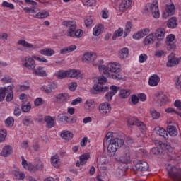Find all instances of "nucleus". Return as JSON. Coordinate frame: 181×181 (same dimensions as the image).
<instances>
[{"instance_id": "f257e3e1", "label": "nucleus", "mask_w": 181, "mask_h": 181, "mask_svg": "<svg viewBox=\"0 0 181 181\" xmlns=\"http://www.w3.org/2000/svg\"><path fill=\"white\" fill-rule=\"evenodd\" d=\"M93 66H98L99 71L107 78L113 80H125V76L121 72V65L117 62H110L107 66L93 63Z\"/></svg>"}, {"instance_id": "f03ea898", "label": "nucleus", "mask_w": 181, "mask_h": 181, "mask_svg": "<svg viewBox=\"0 0 181 181\" xmlns=\"http://www.w3.org/2000/svg\"><path fill=\"white\" fill-rule=\"evenodd\" d=\"M63 26H66V28H69L67 30V36L70 37H76L80 38L83 36V30H77V25L73 21H64L62 23Z\"/></svg>"}, {"instance_id": "7ed1b4c3", "label": "nucleus", "mask_w": 181, "mask_h": 181, "mask_svg": "<svg viewBox=\"0 0 181 181\" xmlns=\"http://www.w3.org/2000/svg\"><path fill=\"white\" fill-rule=\"evenodd\" d=\"M107 78L104 76H100L98 78V83H95L93 86V89H90V94H98V93H105L108 91V86H103L105 84Z\"/></svg>"}, {"instance_id": "20e7f679", "label": "nucleus", "mask_w": 181, "mask_h": 181, "mask_svg": "<svg viewBox=\"0 0 181 181\" xmlns=\"http://www.w3.org/2000/svg\"><path fill=\"white\" fill-rule=\"evenodd\" d=\"M124 144V139L119 138L111 139L107 146V152L110 153V156H114V155H115V152L118 151V148H121Z\"/></svg>"}, {"instance_id": "39448f33", "label": "nucleus", "mask_w": 181, "mask_h": 181, "mask_svg": "<svg viewBox=\"0 0 181 181\" xmlns=\"http://www.w3.org/2000/svg\"><path fill=\"white\" fill-rule=\"evenodd\" d=\"M168 174L173 180L181 181L180 169L168 164L167 168Z\"/></svg>"}, {"instance_id": "423d86ee", "label": "nucleus", "mask_w": 181, "mask_h": 181, "mask_svg": "<svg viewBox=\"0 0 181 181\" xmlns=\"http://www.w3.org/2000/svg\"><path fill=\"white\" fill-rule=\"evenodd\" d=\"M145 11H147V12H151L153 18H155V19H158L159 16H160L159 8L158 7V0H153L152 4H148L145 6Z\"/></svg>"}, {"instance_id": "0eeeda50", "label": "nucleus", "mask_w": 181, "mask_h": 181, "mask_svg": "<svg viewBox=\"0 0 181 181\" xmlns=\"http://www.w3.org/2000/svg\"><path fill=\"white\" fill-rule=\"evenodd\" d=\"M155 96L156 97V98L154 99V103L158 107H162L163 105H165V104H168V102L169 101L168 96L163 94V92L162 91L157 92L155 94Z\"/></svg>"}, {"instance_id": "6e6552de", "label": "nucleus", "mask_w": 181, "mask_h": 181, "mask_svg": "<svg viewBox=\"0 0 181 181\" xmlns=\"http://www.w3.org/2000/svg\"><path fill=\"white\" fill-rule=\"evenodd\" d=\"M121 151L122 152V155L119 158L120 162H122V163H125V165H128V163L131 162L129 146L122 147L121 148Z\"/></svg>"}, {"instance_id": "1a4fd4ad", "label": "nucleus", "mask_w": 181, "mask_h": 181, "mask_svg": "<svg viewBox=\"0 0 181 181\" xmlns=\"http://www.w3.org/2000/svg\"><path fill=\"white\" fill-rule=\"evenodd\" d=\"M127 124L129 126L135 125L136 127H138L139 129H140L141 132H146V125L135 117L128 118Z\"/></svg>"}, {"instance_id": "9d476101", "label": "nucleus", "mask_w": 181, "mask_h": 181, "mask_svg": "<svg viewBox=\"0 0 181 181\" xmlns=\"http://www.w3.org/2000/svg\"><path fill=\"white\" fill-rule=\"evenodd\" d=\"M176 12V7L173 3H170V4L166 5L165 11L163 13L162 16L163 19H168V18H170V16H173Z\"/></svg>"}, {"instance_id": "9b49d317", "label": "nucleus", "mask_w": 181, "mask_h": 181, "mask_svg": "<svg viewBox=\"0 0 181 181\" xmlns=\"http://www.w3.org/2000/svg\"><path fill=\"white\" fill-rule=\"evenodd\" d=\"M23 66L28 70H34L35 67H36V63L35 62V59H33V57H25Z\"/></svg>"}, {"instance_id": "f8f14e48", "label": "nucleus", "mask_w": 181, "mask_h": 181, "mask_svg": "<svg viewBox=\"0 0 181 181\" xmlns=\"http://www.w3.org/2000/svg\"><path fill=\"white\" fill-rule=\"evenodd\" d=\"M168 61L166 63L167 67H175V66H177V64H179V62L181 57L176 58L175 57V54L171 53L168 56Z\"/></svg>"}, {"instance_id": "ddd939ff", "label": "nucleus", "mask_w": 181, "mask_h": 181, "mask_svg": "<svg viewBox=\"0 0 181 181\" xmlns=\"http://www.w3.org/2000/svg\"><path fill=\"white\" fill-rule=\"evenodd\" d=\"M69 98V94L59 93L56 95L54 103H56L57 104H63V103H67Z\"/></svg>"}, {"instance_id": "4468645a", "label": "nucleus", "mask_w": 181, "mask_h": 181, "mask_svg": "<svg viewBox=\"0 0 181 181\" xmlns=\"http://www.w3.org/2000/svg\"><path fill=\"white\" fill-rule=\"evenodd\" d=\"M136 170L140 172H145L149 169V165L146 161L138 160L135 164Z\"/></svg>"}, {"instance_id": "2eb2a0df", "label": "nucleus", "mask_w": 181, "mask_h": 181, "mask_svg": "<svg viewBox=\"0 0 181 181\" xmlns=\"http://www.w3.org/2000/svg\"><path fill=\"white\" fill-rule=\"evenodd\" d=\"M57 88V84L54 83H52L47 86L45 85L40 88L41 91H44L46 94H50V93L53 92V90H56Z\"/></svg>"}, {"instance_id": "dca6fc26", "label": "nucleus", "mask_w": 181, "mask_h": 181, "mask_svg": "<svg viewBox=\"0 0 181 181\" xmlns=\"http://www.w3.org/2000/svg\"><path fill=\"white\" fill-rule=\"evenodd\" d=\"M99 111L100 114H108V112H111V105L108 103H103L99 105Z\"/></svg>"}, {"instance_id": "f3484780", "label": "nucleus", "mask_w": 181, "mask_h": 181, "mask_svg": "<svg viewBox=\"0 0 181 181\" xmlns=\"http://www.w3.org/2000/svg\"><path fill=\"white\" fill-rule=\"evenodd\" d=\"M150 30L149 28H144L135 34L133 35L132 37L133 39H142V37H145L146 35H149Z\"/></svg>"}, {"instance_id": "a211bd4d", "label": "nucleus", "mask_w": 181, "mask_h": 181, "mask_svg": "<svg viewBox=\"0 0 181 181\" xmlns=\"http://www.w3.org/2000/svg\"><path fill=\"white\" fill-rule=\"evenodd\" d=\"M97 59V54L95 53H85L82 57V62L85 63L89 62H94Z\"/></svg>"}, {"instance_id": "6ab92c4d", "label": "nucleus", "mask_w": 181, "mask_h": 181, "mask_svg": "<svg viewBox=\"0 0 181 181\" xmlns=\"http://www.w3.org/2000/svg\"><path fill=\"white\" fill-rule=\"evenodd\" d=\"M88 159H90V154H88V153L83 154L79 158L80 161H77L76 165L78 168H80V165H81V166H84V165H86V163H87V160Z\"/></svg>"}, {"instance_id": "aec40b11", "label": "nucleus", "mask_w": 181, "mask_h": 181, "mask_svg": "<svg viewBox=\"0 0 181 181\" xmlns=\"http://www.w3.org/2000/svg\"><path fill=\"white\" fill-rule=\"evenodd\" d=\"M159 81H160V78L158 75L153 74L149 78L148 84L151 87H156V86L159 84Z\"/></svg>"}, {"instance_id": "412c9836", "label": "nucleus", "mask_w": 181, "mask_h": 181, "mask_svg": "<svg viewBox=\"0 0 181 181\" xmlns=\"http://www.w3.org/2000/svg\"><path fill=\"white\" fill-rule=\"evenodd\" d=\"M45 68L42 66H38L37 69L33 70V74L35 76H38L39 77H46L47 76V72L44 69Z\"/></svg>"}, {"instance_id": "4be33fe9", "label": "nucleus", "mask_w": 181, "mask_h": 181, "mask_svg": "<svg viewBox=\"0 0 181 181\" xmlns=\"http://www.w3.org/2000/svg\"><path fill=\"white\" fill-rule=\"evenodd\" d=\"M177 18L176 17H171L167 21V26L169 29H176L177 28Z\"/></svg>"}, {"instance_id": "5701e85b", "label": "nucleus", "mask_w": 181, "mask_h": 181, "mask_svg": "<svg viewBox=\"0 0 181 181\" xmlns=\"http://www.w3.org/2000/svg\"><path fill=\"white\" fill-rule=\"evenodd\" d=\"M12 152V146L7 145L3 148L0 155L1 156H4V158H8Z\"/></svg>"}, {"instance_id": "b1692460", "label": "nucleus", "mask_w": 181, "mask_h": 181, "mask_svg": "<svg viewBox=\"0 0 181 181\" xmlns=\"http://www.w3.org/2000/svg\"><path fill=\"white\" fill-rule=\"evenodd\" d=\"M155 35L157 40L161 42V40H163V37H165V29L162 28H158L156 30Z\"/></svg>"}, {"instance_id": "393cba45", "label": "nucleus", "mask_w": 181, "mask_h": 181, "mask_svg": "<svg viewBox=\"0 0 181 181\" xmlns=\"http://www.w3.org/2000/svg\"><path fill=\"white\" fill-rule=\"evenodd\" d=\"M155 144L157 146H160V148H162L163 149H165L166 151H168V152H172V148L170 147V145H169L166 143H163L159 140H156Z\"/></svg>"}, {"instance_id": "a878e982", "label": "nucleus", "mask_w": 181, "mask_h": 181, "mask_svg": "<svg viewBox=\"0 0 181 181\" xmlns=\"http://www.w3.org/2000/svg\"><path fill=\"white\" fill-rule=\"evenodd\" d=\"M77 49V46L76 45H70L62 49L59 51L60 54H67V53H71V52H74Z\"/></svg>"}, {"instance_id": "bb28decb", "label": "nucleus", "mask_w": 181, "mask_h": 181, "mask_svg": "<svg viewBox=\"0 0 181 181\" xmlns=\"http://www.w3.org/2000/svg\"><path fill=\"white\" fill-rule=\"evenodd\" d=\"M44 120L46 122L47 128H53L54 127L55 118L52 117L51 116H45Z\"/></svg>"}, {"instance_id": "cd10ccee", "label": "nucleus", "mask_w": 181, "mask_h": 181, "mask_svg": "<svg viewBox=\"0 0 181 181\" xmlns=\"http://www.w3.org/2000/svg\"><path fill=\"white\" fill-rule=\"evenodd\" d=\"M13 89L12 86L0 88V101L4 100L5 94H6L7 91H12Z\"/></svg>"}, {"instance_id": "c85d7f7f", "label": "nucleus", "mask_w": 181, "mask_h": 181, "mask_svg": "<svg viewBox=\"0 0 181 181\" xmlns=\"http://www.w3.org/2000/svg\"><path fill=\"white\" fill-rule=\"evenodd\" d=\"M130 5H131L130 1L128 2L126 0H122V2L119 6V11H120V12H124L129 8Z\"/></svg>"}, {"instance_id": "c756f323", "label": "nucleus", "mask_w": 181, "mask_h": 181, "mask_svg": "<svg viewBox=\"0 0 181 181\" xmlns=\"http://www.w3.org/2000/svg\"><path fill=\"white\" fill-rule=\"evenodd\" d=\"M60 136L61 138H62V139H65L66 141H70V139H73V136H74V135L73 134V133L69 131H65L62 132Z\"/></svg>"}, {"instance_id": "7c9ffc66", "label": "nucleus", "mask_w": 181, "mask_h": 181, "mask_svg": "<svg viewBox=\"0 0 181 181\" xmlns=\"http://www.w3.org/2000/svg\"><path fill=\"white\" fill-rule=\"evenodd\" d=\"M49 16V12L42 10L37 13L35 16H33V18H37V19H45L46 18H48Z\"/></svg>"}, {"instance_id": "2f4dec72", "label": "nucleus", "mask_w": 181, "mask_h": 181, "mask_svg": "<svg viewBox=\"0 0 181 181\" xmlns=\"http://www.w3.org/2000/svg\"><path fill=\"white\" fill-rule=\"evenodd\" d=\"M51 163L57 169L60 166V158H59L58 155L51 157Z\"/></svg>"}, {"instance_id": "473e14b6", "label": "nucleus", "mask_w": 181, "mask_h": 181, "mask_svg": "<svg viewBox=\"0 0 181 181\" xmlns=\"http://www.w3.org/2000/svg\"><path fill=\"white\" fill-rule=\"evenodd\" d=\"M128 54H129V49L128 47H124L120 50L119 57L122 60L124 59H127V57H128Z\"/></svg>"}, {"instance_id": "72a5a7b5", "label": "nucleus", "mask_w": 181, "mask_h": 181, "mask_svg": "<svg viewBox=\"0 0 181 181\" xmlns=\"http://www.w3.org/2000/svg\"><path fill=\"white\" fill-rule=\"evenodd\" d=\"M155 131L156 132L157 135H160V136H163L165 139H168V133L163 128L156 127Z\"/></svg>"}, {"instance_id": "f704fd0d", "label": "nucleus", "mask_w": 181, "mask_h": 181, "mask_svg": "<svg viewBox=\"0 0 181 181\" xmlns=\"http://www.w3.org/2000/svg\"><path fill=\"white\" fill-rule=\"evenodd\" d=\"M40 54H43L44 56L50 57L54 54V50L51 48H45L40 50Z\"/></svg>"}, {"instance_id": "c9c22d12", "label": "nucleus", "mask_w": 181, "mask_h": 181, "mask_svg": "<svg viewBox=\"0 0 181 181\" xmlns=\"http://www.w3.org/2000/svg\"><path fill=\"white\" fill-rule=\"evenodd\" d=\"M56 77L59 80H63L66 77H69V71H59L56 74Z\"/></svg>"}, {"instance_id": "e433bc0d", "label": "nucleus", "mask_w": 181, "mask_h": 181, "mask_svg": "<svg viewBox=\"0 0 181 181\" xmlns=\"http://www.w3.org/2000/svg\"><path fill=\"white\" fill-rule=\"evenodd\" d=\"M18 45H21L23 47H25L26 49H33V45L28 42L25 40H19L18 41Z\"/></svg>"}, {"instance_id": "4c0bfd02", "label": "nucleus", "mask_w": 181, "mask_h": 181, "mask_svg": "<svg viewBox=\"0 0 181 181\" xmlns=\"http://www.w3.org/2000/svg\"><path fill=\"white\" fill-rule=\"evenodd\" d=\"M45 168V164L40 160V158L35 159V169L37 170H42Z\"/></svg>"}, {"instance_id": "58836bf2", "label": "nucleus", "mask_w": 181, "mask_h": 181, "mask_svg": "<svg viewBox=\"0 0 181 181\" xmlns=\"http://www.w3.org/2000/svg\"><path fill=\"white\" fill-rule=\"evenodd\" d=\"M131 29H132V23H131V21H128L125 25L124 37H127V36L131 33Z\"/></svg>"}, {"instance_id": "ea45409f", "label": "nucleus", "mask_w": 181, "mask_h": 181, "mask_svg": "<svg viewBox=\"0 0 181 181\" xmlns=\"http://www.w3.org/2000/svg\"><path fill=\"white\" fill-rule=\"evenodd\" d=\"M167 131L171 136H176L177 132H176V127L173 125H168L167 127Z\"/></svg>"}, {"instance_id": "a19ab883", "label": "nucleus", "mask_w": 181, "mask_h": 181, "mask_svg": "<svg viewBox=\"0 0 181 181\" xmlns=\"http://www.w3.org/2000/svg\"><path fill=\"white\" fill-rule=\"evenodd\" d=\"M165 149V148H162L160 147H154L151 150V153L152 155H162Z\"/></svg>"}, {"instance_id": "79ce46f5", "label": "nucleus", "mask_w": 181, "mask_h": 181, "mask_svg": "<svg viewBox=\"0 0 181 181\" xmlns=\"http://www.w3.org/2000/svg\"><path fill=\"white\" fill-rule=\"evenodd\" d=\"M122 35H124V29H122V28H119L114 33L112 40H115L117 37H121Z\"/></svg>"}, {"instance_id": "37998d69", "label": "nucleus", "mask_w": 181, "mask_h": 181, "mask_svg": "<svg viewBox=\"0 0 181 181\" xmlns=\"http://www.w3.org/2000/svg\"><path fill=\"white\" fill-rule=\"evenodd\" d=\"M23 125L25 127H29L30 124H33V119L30 116H25L22 121Z\"/></svg>"}, {"instance_id": "c03bdc74", "label": "nucleus", "mask_w": 181, "mask_h": 181, "mask_svg": "<svg viewBox=\"0 0 181 181\" xmlns=\"http://www.w3.org/2000/svg\"><path fill=\"white\" fill-rule=\"evenodd\" d=\"M32 107L30 106V103H23L21 105V109L23 111V112H29L30 111V109Z\"/></svg>"}, {"instance_id": "a18cd8bd", "label": "nucleus", "mask_w": 181, "mask_h": 181, "mask_svg": "<svg viewBox=\"0 0 181 181\" xmlns=\"http://www.w3.org/2000/svg\"><path fill=\"white\" fill-rule=\"evenodd\" d=\"M131 94V92L129 90H125V89H122L120 90L119 96L120 98H127V97H129Z\"/></svg>"}, {"instance_id": "49530a36", "label": "nucleus", "mask_w": 181, "mask_h": 181, "mask_svg": "<svg viewBox=\"0 0 181 181\" xmlns=\"http://www.w3.org/2000/svg\"><path fill=\"white\" fill-rule=\"evenodd\" d=\"M94 21V18L91 16H86L84 19L85 26L88 28V26H91L93 25V21Z\"/></svg>"}, {"instance_id": "de8ad7c7", "label": "nucleus", "mask_w": 181, "mask_h": 181, "mask_svg": "<svg viewBox=\"0 0 181 181\" xmlns=\"http://www.w3.org/2000/svg\"><path fill=\"white\" fill-rule=\"evenodd\" d=\"M144 43L145 46H148V45H152L153 43V35L150 34L144 40Z\"/></svg>"}, {"instance_id": "09e8293b", "label": "nucleus", "mask_w": 181, "mask_h": 181, "mask_svg": "<svg viewBox=\"0 0 181 181\" xmlns=\"http://www.w3.org/2000/svg\"><path fill=\"white\" fill-rule=\"evenodd\" d=\"M80 74V71L76 69H73L71 71H68V77L70 78H74V77H77Z\"/></svg>"}, {"instance_id": "8fccbe9b", "label": "nucleus", "mask_w": 181, "mask_h": 181, "mask_svg": "<svg viewBox=\"0 0 181 181\" xmlns=\"http://www.w3.org/2000/svg\"><path fill=\"white\" fill-rule=\"evenodd\" d=\"M15 122V119H13V117H8L6 121H5V124H6V126L7 127H13V123Z\"/></svg>"}, {"instance_id": "3c124183", "label": "nucleus", "mask_w": 181, "mask_h": 181, "mask_svg": "<svg viewBox=\"0 0 181 181\" xmlns=\"http://www.w3.org/2000/svg\"><path fill=\"white\" fill-rule=\"evenodd\" d=\"M101 28H103V26L100 25L93 28L94 36H98L100 33H101Z\"/></svg>"}, {"instance_id": "603ef678", "label": "nucleus", "mask_w": 181, "mask_h": 181, "mask_svg": "<svg viewBox=\"0 0 181 181\" xmlns=\"http://www.w3.org/2000/svg\"><path fill=\"white\" fill-rule=\"evenodd\" d=\"M174 40L175 35L170 34L167 36L165 43L166 45H170V43H172V42H173Z\"/></svg>"}, {"instance_id": "864d4df0", "label": "nucleus", "mask_w": 181, "mask_h": 181, "mask_svg": "<svg viewBox=\"0 0 181 181\" xmlns=\"http://www.w3.org/2000/svg\"><path fill=\"white\" fill-rule=\"evenodd\" d=\"M110 93H113L115 95L118 93V90H119V87L115 86V85H112L110 87Z\"/></svg>"}, {"instance_id": "5fc2aeb1", "label": "nucleus", "mask_w": 181, "mask_h": 181, "mask_svg": "<svg viewBox=\"0 0 181 181\" xmlns=\"http://www.w3.org/2000/svg\"><path fill=\"white\" fill-rule=\"evenodd\" d=\"M139 63H145L146 60H148V55L146 54H141L139 57Z\"/></svg>"}, {"instance_id": "6e6d98bb", "label": "nucleus", "mask_w": 181, "mask_h": 181, "mask_svg": "<svg viewBox=\"0 0 181 181\" xmlns=\"http://www.w3.org/2000/svg\"><path fill=\"white\" fill-rule=\"evenodd\" d=\"M156 57H163L166 56V53L163 50H158L155 52Z\"/></svg>"}, {"instance_id": "4d7b16f0", "label": "nucleus", "mask_w": 181, "mask_h": 181, "mask_svg": "<svg viewBox=\"0 0 181 181\" xmlns=\"http://www.w3.org/2000/svg\"><path fill=\"white\" fill-rule=\"evenodd\" d=\"M85 6H94L95 5V0H87L83 3Z\"/></svg>"}, {"instance_id": "13d9d810", "label": "nucleus", "mask_w": 181, "mask_h": 181, "mask_svg": "<svg viewBox=\"0 0 181 181\" xmlns=\"http://www.w3.org/2000/svg\"><path fill=\"white\" fill-rule=\"evenodd\" d=\"M131 100L132 104H134V105H136L137 103H139V98L136 96V95H132L131 97Z\"/></svg>"}, {"instance_id": "bf43d9fd", "label": "nucleus", "mask_w": 181, "mask_h": 181, "mask_svg": "<svg viewBox=\"0 0 181 181\" xmlns=\"http://www.w3.org/2000/svg\"><path fill=\"white\" fill-rule=\"evenodd\" d=\"M2 6L5 8H10V9H15V6L11 3H8L7 1H4Z\"/></svg>"}, {"instance_id": "052dcab7", "label": "nucleus", "mask_w": 181, "mask_h": 181, "mask_svg": "<svg viewBox=\"0 0 181 181\" xmlns=\"http://www.w3.org/2000/svg\"><path fill=\"white\" fill-rule=\"evenodd\" d=\"M151 116L153 119H158V118H160V113L156 112V110H153L151 112Z\"/></svg>"}, {"instance_id": "680f3d73", "label": "nucleus", "mask_w": 181, "mask_h": 181, "mask_svg": "<svg viewBox=\"0 0 181 181\" xmlns=\"http://www.w3.org/2000/svg\"><path fill=\"white\" fill-rule=\"evenodd\" d=\"M6 137V130L3 129L1 133H0V142H4L5 141V138Z\"/></svg>"}, {"instance_id": "e2e57ef3", "label": "nucleus", "mask_w": 181, "mask_h": 181, "mask_svg": "<svg viewBox=\"0 0 181 181\" xmlns=\"http://www.w3.org/2000/svg\"><path fill=\"white\" fill-rule=\"evenodd\" d=\"M94 105V102L91 100H87L85 103L86 110H90V107Z\"/></svg>"}, {"instance_id": "0e129e2a", "label": "nucleus", "mask_w": 181, "mask_h": 181, "mask_svg": "<svg viewBox=\"0 0 181 181\" xmlns=\"http://www.w3.org/2000/svg\"><path fill=\"white\" fill-rule=\"evenodd\" d=\"M124 170L121 169V168H118L116 171V176L117 177H122V176H124Z\"/></svg>"}, {"instance_id": "69168bd1", "label": "nucleus", "mask_w": 181, "mask_h": 181, "mask_svg": "<svg viewBox=\"0 0 181 181\" xmlns=\"http://www.w3.org/2000/svg\"><path fill=\"white\" fill-rule=\"evenodd\" d=\"M114 94L112 93L111 92H107L105 95V100H107V101H111V100H112V97H114Z\"/></svg>"}, {"instance_id": "338daca9", "label": "nucleus", "mask_w": 181, "mask_h": 181, "mask_svg": "<svg viewBox=\"0 0 181 181\" xmlns=\"http://www.w3.org/2000/svg\"><path fill=\"white\" fill-rule=\"evenodd\" d=\"M175 86L178 90H181V76L177 78Z\"/></svg>"}, {"instance_id": "774afa93", "label": "nucleus", "mask_w": 181, "mask_h": 181, "mask_svg": "<svg viewBox=\"0 0 181 181\" xmlns=\"http://www.w3.org/2000/svg\"><path fill=\"white\" fill-rule=\"evenodd\" d=\"M174 106L176 107L180 111H181V102L180 100H176L174 102Z\"/></svg>"}]
</instances>
